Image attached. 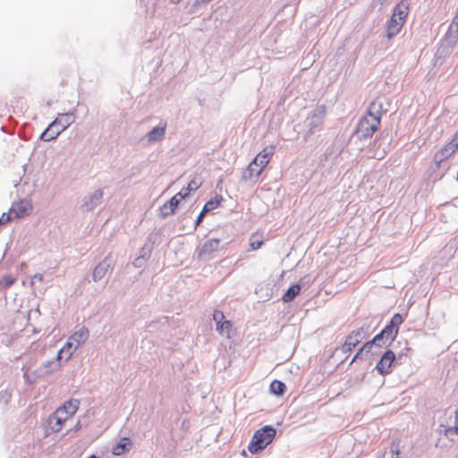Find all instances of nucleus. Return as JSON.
Listing matches in <instances>:
<instances>
[{
	"label": "nucleus",
	"instance_id": "f257e3e1",
	"mask_svg": "<svg viewBox=\"0 0 458 458\" xmlns=\"http://www.w3.org/2000/svg\"><path fill=\"white\" fill-rule=\"evenodd\" d=\"M275 148L273 145L264 148L248 165L242 174V179L243 181L257 182L274 156Z\"/></svg>",
	"mask_w": 458,
	"mask_h": 458
},
{
	"label": "nucleus",
	"instance_id": "f03ea898",
	"mask_svg": "<svg viewBox=\"0 0 458 458\" xmlns=\"http://www.w3.org/2000/svg\"><path fill=\"white\" fill-rule=\"evenodd\" d=\"M408 13L409 5L404 1H401L395 5L390 20L386 23V37L388 39L400 33L406 21Z\"/></svg>",
	"mask_w": 458,
	"mask_h": 458
},
{
	"label": "nucleus",
	"instance_id": "7ed1b4c3",
	"mask_svg": "<svg viewBox=\"0 0 458 458\" xmlns=\"http://www.w3.org/2000/svg\"><path fill=\"white\" fill-rule=\"evenodd\" d=\"M276 429L272 426H265L258 429L248 446L251 454H257L264 450L274 439Z\"/></svg>",
	"mask_w": 458,
	"mask_h": 458
},
{
	"label": "nucleus",
	"instance_id": "20e7f679",
	"mask_svg": "<svg viewBox=\"0 0 458 458\" xmlns=\"http://www.w3.org/2000/svg\"><path fill=\"white\" fill-rule=\"evenodd\" d=\"M380 117L368 112L359 122L357 132L360 138H371L380 126Z\"/></svg>",
	"mask_w": 458,
	"mask_h": 458
},
{
	"label": "nucleus",
	"instance_id": "39448f33",
	"mask_svg": "<svg viewBox=\"0 0 458 458\" xmlns=\"http://www.w3.org/2000/svg\"><path fill=\"white\" fill-rule=\"evenodd\" d=\"M72 122V119L71 115L66 114H60L42 132L40 138L46 141L55 140L62 131H64L71 124Z\"/></svg>",
	"mask_w": 458,
	"mask_h": 458
},
{
	"label": "nucleus",
	"instance_id": "423d86ee",
	"mask_svg": "<svg viewBox=\"0 0 458 458\" xmlns=\"http://www.w3.org/2000/svg\"><path fill=\"white\" fill-rule=\"evenodd\" d=\"M80 402L77 399H70L63 403L60 407H58L55 412V415H58L65 420L66 422L70 420L76 411L79 409Z\"/></svg>",
	"mask_w": 458,
	"mask_h": 458
},
{
	"label": "nucleus",
	"instance_id": "0eeeda50",
	"mask_svg": "<svg viewBox=\"0 0 458 458\" xmlns=\"http://www.w3.org/2000/svg\"><path fill=\"white\" fill-rule=\"evenodd\" d=\"M366 337V332L362 327L352 330L347 336L342 345V351L344 352H349L355 348L364 338Z\"/></svg>",
	"mask_w": 458,
	"mask_h": 458
},
{
	"label": "nucleus",
	"instance_id": "6e6552de",
	"mask_svg": "<svg viewBox=\"0 0 458 458\" xmlns=\"http://www.w3.org/2000/svg\"><path fill=\"white\" fill-rule=\"evenodd\" d=\"M395 360V354L392 350H387L376 365V369L380 375H387L392 372V365Z\"/></svg>",
	"mask_w": 458,
	"mask_h": 458
},
{
	"label": "nucleus",
	"instance_id": "1a4fd4ad",
	"mask_svg": "<svg viewBox=\"0 0 458 458\" xmlns=\"http://www.w3.org/2000/svg\"><path fill=\"white\" fill-rule=\"evenodd\" d=\"M65 423L66 421L63 420V419L58 415H55V412L54 411L48 417L45 425V435L50 436L61 432Z\"/></svg>",
	"mask_w": 458,
	"mask_h": 458
},
{
	"label": "nucleus",
	"instance_id": "9d476101",
	"mask_svg": "<svg viewBox=\"0 0 458 458\" xmlns=\"http://www.w3.org/2000/svg\"><path fill=\"white\" fill-rule=\"evenodd\" d=\"M213 319L216 322L217 332L227 338L231 337V331L233 329V324L230 320H225L224 313L220 310H215L213 313Z\"/></svg>",
	"mask_w": 458,
	"mask_h": 458
},
{
	"label": "nucleus",
	"instance_id": "9b49d317",
	"mask_svg": "<svg viewBox=\"0 0 458 458\" xmlns=\"http://www.w3.org/2000/svg\"><path fill=\"white\" fill-rule=\"evenodd\" d=\"M221 241L218 238H213L206 241L198 251L199 258L211 257L214 252L219 250Z\"/></svg>",
	"mask_w": 458,
	"mask_h": 458
},
{
	"label": "nucleus",
	"instance_id": "f8f14e48",
	"mask_svg": "<svg viewBox=\"0 0 458 458\" xmlns=\"http://www.w3.org/2000/svg\"><path fill=\"white\" fill-rule=\"evenodd\" d=\"M458 148L449 140L434 156V162L439 166L448 157L453 156Z\"/></svg>",
	"mask_w": 458,
	"mask_h": 458
},
{
	"label": "nucleus",
	"instance_id": "ddd939ff",
	"mask_svg": "<svg viewBox=\"0 0 458 458\" xmlns=\"http://www.w3.org/2000/svg\"><path fill=\"white\" fill-rule=\"evenodd\" d=\"M398 328H395L394 327L388 324L385 328L377 334L372 340L371 343L374 344H378V342L382 340L383 338H386V340L394 341L397 335H398Z\"/></svg>",
	"mask_w": 458,
	"mask_h": 458
},
{
	"label": "nucleus",
	"instance_id": "4468645a",
	"mask_svg": "<svg viewBox=\"0 0 458 458\" xmlns=\"http://www.w3.org/2000/svg\"><path fill=\"white\" fill-rule=\"evenodd\" d=\"M181 201L182 200L175 194L169 201L160 208L162 216L165 217L174 215Z\"/></svg>",
	"mask_w": 458,
	"mask_h": 458
},
{
	"label": "nucleus",
	"instance_id": "2eb2a0df",
	"mask_svg": "<svg viewBox=\"0 0 458 458\" xmlns=\"http://www.w3.org/2000/svg\"><path fill=\"white\" fill-rule=\"evenodd\" d=\"M89 330L86 327H81L78 331L74 332L69 338L68 341L73 343L75 348H79L89 338Z\"/></svg>",
	"mask_w": 458,
	"mask_h": 458
},
{
	"label": "nucleus",
	"instance_id": "dca6fc26",
	"mask_svg": "<svg viewBox=\"0 0 458 458\" xmlns=\"http://www.w3.org/2000/svg\"><path fill=\"white\" fill-rule=\"evenodd\" d=\"M166 129V123H164L160 124L159 126H157L153 128L148 133V140L151 143L157 142L159 140H161L165 133Z\"/></svg>",
	"mask_w": 458,
	"mask_h": 458
},
{
	"label": "nucleus",
	"instance_id": "f3484780",
	"mask_svg": "<svg viewBox=\"0 0 458 458\" xmlns=\"http://www.w3.org/2000/svg\"><path fill=\"white\" fill-rule=\"evenodd\" d=\"M132 445L131 440L129 437H123L120 442L114 446L113 454L114 455H122L128 452Z\"/></svg>",
	"mask_w": 458,
	"mask_h": 458
},
{
	"label": "nucleus",
	"instance_id": "a211bd4d",
	"mask_svg": "<svg viewBox=\"0 0 458 458\" xmlns=\"http://www.w3.org/2000/svg\"><path fill=\"white\" fill-rule=\"evenodd\" d=\"M76 350L77 348H75L73 343L67 341L64 347L58 352L57 359L67 361Z\"/></svg>",
	"mask_w": 458,
	"mask_h": 458
},
{
	"label": "nucleus",
	"instance_id": "6ab92c4d",
	"mask_svg": "<svg viewBox=\"0 0 458 458\" xmlns=\"http://www.w3.org/2000/svg\"><path fill=\"white\" fill-rule=\"evenodd\" d=\"M20 213L17 212V206H12L9 209L8 213H3V215L0 217V225H5L8 222L19 218Z\"/></svg>",
	"mask_w": 458,
	"mask_h": 458
},
{
	"label": "nucleus",
	"instance_id": "aec40b11",
	"mask_svg": "<svg viewBox=\"0 0 458 458\" xmlns=\"http://www.w3.org/2000/svg\"><path fill=\"white\" fill-rule=\"evenodd\" d=\"M264 243L263 233L259 232H255L250 235V247L251 250H259L262 247Z\"/></svg>",
	"mask_w": 458,
	"mask_h": 458
},
{
	"label": "nucleus",
	"instance_id": "412c9836",
	"mask_svg": "<svg viewBox=\"0 0 458 458\" xmlns=\"http://www.w3.org/2000/svg\"><path fill=\"white\" fill-rule=\"evenodd\" d=\"M301 291V286L299 284L292 285L283 295L282 300L284 302L292 301Z\"/></svg>",
	"mask_w": 458,
	"mask_h": 458
},
{
	"label": "nucleus",
	"instance_id": "4be33fe9",
	"mask_svg": "<svg viewBox=\"0 0 458 458\" xmlns=\"http://www.w3.org/2000/svg\"><path fill=\"white\" fill-rule=\"evenodd\" d=\"M108 265L105 262L99 263L93 271V279L100 280L107 271Z\"/></svg>",
	"mask_w": 458,
	"mask_h": 458
},
{
	"label": "nucleus",
	"instance_id": "5701e85b",
	"mask_svg": "<svg viewBox=\"0 0 458 458\" xmlns=\"http://www.w3.org/2000/svg\"><path fill=\"white\" fill-rule=\"evenodd\" d=\"M286 389V386L284 383L279 381V380H274L270 384V391L276 395H282Z\"/></svg>",
	"mask_w": 458,
	"mask_h": 458
},
{
	"label": "nucleus",
	"instance_id": "b1692460",
	"mask_svg": "<svg viewBox=\"0 0 458 458\" xmlns=\"http://www.w3.org/2000/svg\"><path fill=\"white\" fill-rule=\"evenodd\" d=\"M444 434L446 437L451 435L458 436V407L454 411V425L452 427H446L444 429Z\"/></svg>",
	"mask_w": 458,
	"mask_h": 458
},
{
	"label": "nucleus",
	"instance_id": "393cba45",
	"mask_svg": "<svg viewBox=\"0 0 458 458\" xmlns=\"http://www.w3.org/2000/svg\"><path fill=\"white\" fill-rule=\"evenodd\" d=\"M220 205V201L216 199H211L209 201H208L205 205H204V212H209V211H212L214 209H216L218 206Z\"/></svg>",
	"mask_w": 458,
	"mask_h": 458
},
{
	"label": "nucleus",
	"instance_id": "a878e982",
	"mask_svg": "<svg viewBox=\"0 0 458 458\" xmlns=\"http://www.w3.org/2000/svg\"><path fill=\"white\" fill-rule=\"evenodd\" d=\"M403 322V318L401 314H394L390 321V325L399 329L400 325Z\"/></svg>",
	"mask_w": 458,
	"mask_h": 458
},
{
	"label": "nucleus",
	"instance_id": "bb28decb",
	"mask_svg": "<svg viewBox=\"0 0 458 458\" xmlns=\"http://www.w3.org/2000/svg\"><path fill=\"white\" fill-rule=\"evenodd\" d=\"M202 185V182L200 179H197V178H194L192 179L187 185V187L191 191H197L198 189L200 188V186Z\"/></svg>",
	"mask_w": 458,
	"mask_h": 458
},
{
	"label": "nucleus",
	"instance_id": "cd10ccee",
	"mask_svg": "<svg viewBox=\"0 0 458 458\" xmlns=\"http://www.w3.org/2000/svg\"><path fill=\"white\" fill-rule=\"evenodd\" d=\"M14 283V279L11 276H4L0 279V288L5 289L10 287Z\"/></svg>",
	"mask_w": 458,
	"mask_h": 458
},
{
	"label": "nucleus",
	"instance_id": "c85d7f7f",
	"mask_svg": "<svg viewBox=\"0 0 458 458\" xmlns=\"http://www.w3.org/2000/svg\"><path fill=\"white\" fill-rule=\"evenodd\" d=\"M191 192L192 191L188 187H184L178 193H176V195L181 200H183L188 199Z\"/></svg>",
	"mask_w": 458,
	"mask_h": 458
},
{
	"label": "nucleus",
	"instance_id": "c756f323",
	"mask_svg": "<svg viewBox=\"0 0 458 458\" xmlns=\"http://www.w3.org/2000/svg\"><path fill=\"white\" fill-rule=\"evenodd\" d=\"M373 344H373V343H371V340H370V341H369V342H367V343H365V344H363V346H362V347H361V348L357 352V353L354 355V357L352 358V360L351 363H353V362H354V361L359 358V356L360 355V353H361L364 350L370 348Z\"/></svg>",
	"mask_w": 458,
	"mask_h": 458
},
{
	"label": "nucleus",
	"instance_id": "7c9ffc66",
	"mask_svg": "<svg viewBox=\"0 0 458 458\" xmlns=\"http://www.w3.org/2000/svg\"><path fill=\"white\" fill-rule=\"evenodd\" d=\"M13 206H17V212L20 213V217L25 216L27 208L24 206L23 202L14 203Z\"/></svg>",
	"mask_w": 458,
	"mask_h": 458
},
{
	"label": "nucleus",
	"instance_id": "2f4dec72",
	"mask_svg": "<svg viewBox=\"0 0 458 458\" xmlns=\"http://www.w3.org/2000/svg\"><path fill=\"white\" fill-rule=\"evenodd\" d=\"M91 201H95V204L98 203L102 199V192L97 191L91 196Z\"/></svg>",
	"mask_w": 458,
	"mask_h": 458
},
{
	"label": "nucleus",
	"instance_id": "473e14b6",
	"mask_svg": "<svg viewBox=\"0 0 458 458\" xmlns=\"http://www.w3.org/2000/svg\"><path fill=\"white\" fill-rule=\"evenodd\" d=\"M206 214H207V212H204V209H202V211L199 213V215L198 216L197 220L195 222L196 226H199L200 225V223L202 222Z\"/></svg>",
	"mask_w": 458,
	"mask_h": 458
},
{
	"label": "nucleus",
	"instance_id": "72a5a7b5",
	"mask_svg": "<svg viewBox=\"0 0 458 458\" xmlns=\"http://www.w3.org/2000/svg\"><path fill=\"white\" fill-rule=\"evenodd\" d=\"M450 141L458 148V131L455 132Z\"/></svg>",
	"mask_w": 458,
	"mask_h": 458
},
{
	"label": "nucleus",
	"instance_id": "f704fd0d",
	"mask_svg": "<svg viewBox=\"0 0 458 458\" xmlns=\"http://www.w3.org/2000/svg\"><path fill=\"white\" fill-rule=\"evenodd\" d=\"M454 22L456 23V25L458 26V16H456L454 19Z\"/></svg>",
	"mask_w": 458,
	"mask_h": 458
},
{
	"label": "nucleus",
	"instance_id": "c9c22d12",
	"mask_svg": "<svg viewBox=\"0 0 458 458\" xmlns=\"http://www.w3.org/2000/svg\"><path fill=\"white\" fill-rule=\"evenodd\" d=\"M174 3H178L180 2L181 0H172Z\"/></svg>",
	"mask_w": 458,
	"mask_h": 458
}]
</instances>
